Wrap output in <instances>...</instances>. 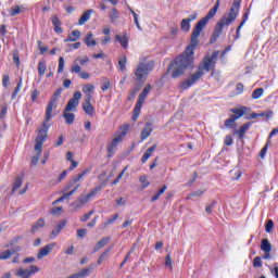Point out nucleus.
Returning a JSON list of instances; mask_svg holds the SVG:
<instances>
[{
	"label": "nucleus",
	"mask_w": 278,
	"mask_h": 278,
	"mask_svg": "<svg viewBox=\"0 0 278 278\" xmlns=\"http://www.w3.org/2000/svg\"><path fill=\"white\" fill-rule=\"evenodd\" d=\"M92 94L93 93H85L83 110L87 116H94V108L92 106L94 99L92 98Z\"/></svg>",
	"instance_id": "9b49d317"
},
{
	"label": "nucleus",
	"mask_w": 278,
	"mask_h": 278,
	"mask_svg": "<svg viewBox=\"0 0 278 278\" xmlns=\"http://www.w3.org/2000/svg\"><path fill=\"white\" fill-rule=\"evenodd\" d=\"M23 186V176H18L15 178V181L13 182L12 192H16L18 188Z\"/></svg>",
	"instance_id": "e433bc0d"
},
{
	"label": "nucleus",
	"mask_w": 278,
	"mask_h": 278,
	"mask_svg": "<svg viewBox=\"0 0 278 278\" xmlns=\"http://www.w3.org/2000/svg\"><path fill=\"white\" fill-rule=\"evenodd\" d=\"M10 16H18V14L21 13V7L15 5L10 10Z\"/></svg>",
	"instance_id": "8fccbe9b"
},
{
	"label": "nucleus",
	"mask_w": 278,
	"mask_h": 278,
	"mask_svg": "<svg viewBox=\"0 0 278 278\" xmlns=\"http://www.w3.org/2000/svg\"><path fill=\"white\" fill-rule=\"evenodd\" d=\"M94 214V211H89L85 215L80 217V223H86V220H89V218Z\"/></svg>",
	"instance_id": "864d4df0"
},
{
	"label": "nucleus",
	"mask_w": 278,
	"mask_h": 278,
	"mask_svg": "<svg viewBox=\"0 0 278 278\" xmlns=\"http://www.w3.org/2000/svg\"><path fill=\"white\" fill-rule=\"evenodd\" d=\"M115 42H119L121 47L123 49H128L129 47V37L127 36V33H125L123 36L122 35H116L115 36Z\"/></svg>",
	"instance_id": "412c9836"
},
{
	"label": "nucleus",
	"mask_w": 278,
	"mask_h": 278,
	"mask_svg": "<svg viewBox=\"0 0 278 278\" xmlns=\"http://www.w3.org/2000/svg\"><path fill=\"white\" fill-rule=\"evenodd\" d=\"M36 273H40V268L36 265H31L29 269L18 268L15 273L16 277L20 278H30Z\"/></svg>",
	"instance_id": "f8f14e48"
},
{
	"label": "nucleus",
	"mask_w": 278,
	"mask_h": 278,
	"mask_svg": "<svg viewBox=\"0 0 278 278\" xmlns=\"http://www.w3.org/2000/svg\"><path fill=\"white\" fill-rule=\"evenodd\" d=\"M79 188H81V185H76L71 191H68L67 193H64L62 197H60L59 199H56L52 205H58V203H62L63 201H66V199H71V197H73V194H75V192L77 190H79Z\"/></svg>",
	"instance_id": "f3484780"
},
{
	"label": "nucleus",
	"mask_w": 278,
	"mask_h": 278,
	"mask_svg": "<svg viewBox=\"0 0 278 278\" xmlns=\"http://www.w3.org/2000/svg\"><path fill=\"white\" fill-rule=\"evenodd\" d=\"M273 227H275V222H273V219H269L265 226V231L267 233H270V231H273Z\"/></svg>",
	"instance_id": "603ef678"
},
{
	"label": "nucleus",
	"mask_w": 278,
	"mask_h": 278,
	"mask_svg": "<svg viewBox=\"0 0 278 278\" xmlns=\"http://www.w3.org/2000/svg\"><path fill=\"white\" fill-rule=\"evenodd\" d=\"M139 181L141 184L142 190L149 188L150 182H149V180H147V176H140Z\"/></svg>",
	"instance_id": "de8ad7c7"
},
{
	"label": "nucleus",
	"mask_w": 278,
	"mask_h": 278,
	"mask_svg": "<svg viewBox=\"0 0 278 278\" xmlns=\"http://www.w3.org/2000/svg\"><path fill=\"white\" fill-rule=\"evenodd\" d=\"M21 88H23V78H20V81H18L17 86L15 87V89L11 96V99H16V94H18V92H21Z\"/></svg>",
	"instance_id": "a19ab883"
},
{
	"label": "nucleus",
	"mask_w": 278,
	"mask_h": 278,
	"mask_svg": "<svg viewBox=\"0 0 278 278\" xmlns=\"http://www.w3.org/2000/svg\"><path fill=\"white\" fill-rule=\"evenodd\" d=\"M244 92V85L242 83H239L236 85V94H242Z\"/></svg>",
	"instance_id": "680f3d73"
},
{
	"label": "nucleus",
	"mask_w": 278,
	"mask_h": 278,
	"mask_svg": "<svg viewBox=\"0 0 278 278\" xmlns=\"http://www.w3.org/2000/svg\"><path fill=\"white\" fill-rule=\"evenodd\" d=\"M118 66H119V71L122 73H125V71H127V56L123 55L122 58H119L118 60Z\"/></svg>",
	"instance_id": "f704fd0d"
},
{
	"label": "nucleus",
	"mask_w": 278,
	"mask_h": 278,
	"mask_svg": "<svg viewBox=\"0 0 278 278\" xmlns=\"http://www.w3.org/2000/svg\"><path fill=\"white\" fill-rule=\"evenodd\" d=\"M64 144V136L61 135L56 141H54V147H62Z\"/></svg>",
	"instance_id": "338daca9"
},
{
	"label": "nucleus",
	"mask_w": 278,
	"mask_h": 278,
	"mask_svg": "<svg viewBox=\"0 0 278 278\" xmlns=\"http://www.w3.org/2000/svg\"><path fill=\"white\" fill-rule=\"evenodd\" d=\"M241 3H242V0H233V3L228 13V17H222L215 25L214 31L211 37V42H216V40L220 38V34H223V28L229 27L231 23L236 22V18H238V14L240 12Z\"/></svg>",
	"instance_id": "20e7f679"
},
{
	"label": "nucleus",
	"mask_w": 278,
	"mask_h": 278,
	"mask_svg": "<svg viewBox=\"0 0 278 278\" xmlns=\"http://www.w3.org/2000/svg\"><path fill=\"white\" fill-rule=\"evenodd\" d=\"M75 62H78L80 66H85V64H88V62H90V59L88 56H84L83 59L77 58Z\"/></svg>",
	"instance_id": "6e6d98bb"
},
{
	"label": "nucleus",
	"mask_w": 278,
	"mask_h": 278,
	"mask_svg": "<svg viewBox=\"0 0 278 278\" xmlns=\"http://www.w3.org/2000/svg\"><path fill=\"white\" fill-rule=\"evenodd\" d=\"M15 251L7 250L0 253V260H10V256L14 255Z\"/></svg>",
	"instance_id": "37998d69"
},
{
	"label": "nucleus",
	"mask_w": 278,
	"mask_h": 278,
	"mask_svg": "<svg viewBox=\"0 0 278 278\" xmlns=\"http://www.w3.org/2000/svg\"><path fill=\"white\" fill-rule=\"evenodd\" d=\"M81 38V31L79 30H73L66 39H64V42H77Z\"/></svg>",
	"instance_id": "393cba45"
},
{
	"label": "nucleus",
	"mask_w": 278,
	"mask_h": 278,
	"mask_svg": "<svg viewBox=\"0 0 278 278\" xmlns=\"http://www.w3.org/2000/svg\"><path fill=\"white\" fill-rule=\"evenodd\" d=\"M253 266H254V268H262V257L256 256L253 260Z\"/></svg>",
	"instance_id": "052dcab7"
},
{
	"label": "nucleus",
	"mask_w": 278,
	"mask_h": 278,
	"mask_svg": "<svg viewBox=\"0 0 278 278\" xmlns=\"http://www.w3.org/2000/svg\"><path fill=\"white\" fill-rule=\"evenodd\" d=\"M218 55H220V51H214L212 54H205L202 62L198 66V71L191 74L188 79L180 83V90H188L189 88H192L194 84L201 80L205 73H210V71L215 70Z\"/></svg>",
	"instance_id": "f03ea898"
},
{
	"label": "nucleus",
	"mask_w": 278,
	"mask_h": 278,
	"mask_svg": "<svg viewBox=\"0 0 278 278\" xmlns=\"http://www.w3.org/2000/svg\"><path fill=\"white\" fill-rule=\"evenodd\" d=\"M88 173H90V169L87 168L85 170H83L80 174L76 175V176H73L72 178V181H70L65 188H64V191H68L70 189L73 188V186H75V184H79V181H83L84 178L86 177V175H88Z\"/></svg>",
	"instance_id": "ddd939ff"
},
{
	"label": "nucleus",
	"mask_w": 278,
	"mask_h": 278,
	"mask_svg": "<svg viewBox=\"0 0 278 278\" xmlns=\"http://www.w3.org/2000/svg\"><path fill=\"white\" fill-rule=\"evenodd\" d=\"M90 270H92V267L84 268L78 274V278H86L88 275H90Z\"/></svg>",
	"instance_id": "49530a36"
},
{
	"label": "nucleus",
	"mask_w": 278,
	"mask_h": 278,
	"mask_svg": "<svg viewBox=\"0 0 278 278\" xmlns=\"http://www.w3.org/2000/svg\"><path fill=\"white\" fill-rule=\"evenodd\" d=\"M251 125H253V123L251 122L243 124L238 130L233 132V135L238 136L239 140H243L247 134V130L251 128Z\"/></svg>",
	"instance_id": "6ab92c4d"
},
{
	"label": "nucleus",
	"mask_w": 278,
	"mask_h": 278,
	"mask_svg": "<svg viewBox=\"0 0 278 278\" xmlns=\"http://www.w3.org/2000/svg\"><path fill=\"white\" fill-rule=\"evenodd\" d=\"M123 142L122 137H115L108 146V157H114V151H116V147Z\"/></svg>",
	"instance_id": "2eb2a0df"
},
{
	"label": "nucleus",
	"mask_w": 278,
	"mask_h": 278,
	"mask_svg": "<svg viewBox=\"0 0 278 278\" xmlns=\"http://www.w3.org/2000/svg\"><path fill=\"white\" fill-rule=\"evenodd\" d=\"M66 225H68V222L66 219H62L58 224V226L51 231L52 238H58V236H60V232L62 231V229H64V227H66Z\"/></svg>",
	"instance_id": "4be33fe9"
},
{
	"label": "nucleus",
	"mask_w": 278,
	"mask_h": 278,
	"mask_svg": "<svg viewBox=\"0 0 278 278\" xmlns=\"http://www.w3.org/2000/svg\"><path fill=\"white\" fill-rule=\"evenodd\" d=\"M37 137L35 139V152L36 155L31 157L30 166H36L38 161L40 160V155H42V144L47 142V138H49V130L46 128L37 129Z\"/></svg>",
	"instance_id": "39448f33"
},
{
	"label": "nucleus",
	"mask_w": 278,
	"mask_h": 278,
	"mask_svg": "<svg viewBox=\"0 0 278 278\" xmlns=\"http://www.w3.org/2000/svg\"><path fill=\"white\" fill-rule=\"evenodd\" d=\"M110 242V237L102 238L100 241H98L93 248V253H97V251H101L103 247H105Z\"/></svg>",
	"instance_id": "cd10ccee"
},
{
	"label": "nucleus",
	"mask_w": 278,
	"mask_h": 278,
	"mask_svg": "<svg viewBox=\"0 0 278 278\" xmlns=\"http://www.w3.org/2000/svg\"><path fill=\"white\" fill-rule=\"evenodd\" d=\"M64 56H61L59 59V67H58V73H64Z\"/></svg>",
	"instance_id": "4d7b16f0"
},
{
	"label": "nucleus",
	"mask_w": 278,
	"mask_h": 278,
	"mask_svg": "<svg viewBox=\"0 0 278 278\" xmlns=\"http://www.w3.org/2000/svg\"><path fill=\"white\" fill-rule=\"evenodd\" d=\"M155 149H157V144H153L152 147H150L144 154L141 157V164H146V162L149 160V157H151V155H153Z\"/></svg>",
	"instance_id": "a878e982"
},
{
	"label": "nucleus",
	"mask_w": 278,
	"mask_h": 278,
	"mask_svg": "<svg viewBox=\"0 0 278 278\" xmlns=\"http://www.w3.org/2000/svg\"><path fill=\"white\" fill-rule=\"evenodd\" d=\"M38 97H40V91H38V89H34L30 94L33 103H36L38 101Z\"/></svg>",
	"instance_id": "09e8293b"
},
{
	"label": "nucleus",
	"mask_w": 278,
	"mask_h": 278,
	"mask_svg": "<svg viewBox=\"0 0 278 278\" xmlns=\"http://www.w3.org/2000/svg\"><path fill=\"white\" fill-rule=\"evenodd\" d=\"M197 16H199V14L194 12L193 14L189 15V17L184 18L180 23V29L188 34L191 27L190 23H192V21H197Z\"/></svg>",
	"instance_id": "4468645a"
},
{
	"label": "nucleus",
	"mask_w": 278,
	"mask_h": 278,
	"mask_svg": "<svg viewBox=\"0 0 278 278\" xmlns=\"http://www.w3.org/2000/svg\"><path fill=\"white\" fill-rule=\"evenodd\" d=\"M81 90L85 94H94V85L92 84L84 85Z\"/></svg>",
	"instance_id": "c9c22d12"
},
{
	"label": "nucleus",
	"mask_w": 278,
	"mask_h": 278,
	"mask_svg": "<svg viewBox=\"0 0 278 278\" xmlns=\"http://www.w3.org/2000/svg\"><path fill=\"white\" fill-rule=\"evenodd\" d=\"M230 112L233 115H230V117L224 122L226 129L236 127V121L242 118V116L247 114V106H241L240 109H230Z\"/></svg>",
	"instance_id": "1a4fd4ad"
},
{
	"label": "nucleus",
	"mask_w": 278,
	"mask_h": 278,
	"mask_svg": "<svg viewBox=\"0 0 278 278\" xmlns=\"http://www.w3.org/2000/svg\"><path fill=\"white\" fill-rule=\"evenodd\" d=\"M81 100V91H75L73 98L67 102L64 111L65 112H77L79 101Z\"/></svg>",
	"instance_id": "9d476101"
},
{
	"label": "nucleus",
	"mask_w": 278,
	"mask_h": 278,
	"mask_svg": "<svg viewBox=\"0 0 278 278\" xmlns=\"http://www.w3.org/2000/svg\"><path fill=\"white\" fill-rule=\"evenodd\" d=\"M214 205H216V202H212L211 204H208L206 207H205V212L206 214H212V211L214 210Z\"/></svg>",
	"instance_id": "774afa93"
},
{
	"label": "nucleus",
	"mask_w": 278,
	"mask_h": 278,
	"mask_svg": "<svg viewBox=\"0 0 278 278\" xmlns=\"http://www.w3.org/2000/svg\"><path fill=\"white\" fill-rule=\"evenodd\" d=\"M111 23H115V21H118L119 13L116 8H113L111 13L109 14Z\"/></svg>",
	"instance_id": "58836bf2"
},
{
	"label": "nucleus",
	"mask_w": 278,
	"mask_h": 278,
	"mask_svg": "<svg viewBox=\"0 0 278 278\" xmlns=\"http://www.w3.org/2000/svg\"><path fill=\"white\" fill-rule=\"evenodd\" d=\"M262 94H264V88H256L253 92H252V99L257 100L262 97Z\"/></svg>",
	"instance_id": "79ce46f5"
},
{
	"label": "nucleus",
	"mask_w": 278,
	"mask_h": 278,
	"mask_svg": "<svg viewBox=\"0 0 278 278\" xmlns=\"http://www.w3.org/2000/svg\"><path fill=\"white\" fill-rule=\"evenodd\" d=\"M71 73H75L76 75H79L80 79H90V74L88 72H81V66L79 64L74 63L71 66Z\"/></svg>",
	"instance_id": "dca6fc26"
},
{
	"label": "nucleus",
	"mask_w": 278,
	"mask_h": 278,
	"mask_svg": "<svg viewBox=\"0 0 278 278\" xmlns=\"http://www.w3.org/2000/svg\"><path fill=\"white\" fill-rule=\"evenodd\" d=\"M63 207L62 206H56V207H53L50 213L53 215V216H58L60 215V212H62Z\"/></svg>",
	"instance_id": "69168bd1"
},
{
	"label": "nucleus",
	"mask_w": 278,
	"mask_h": 278,
	"mask_svg": "<svg viewBox=\"0 0 278 278\" xmlns=\"http://www.w3.org/2000/svg\"><path fill=\"white\" fill-rule=\"evenodd\" d=\"M165 266H168L169 270H173V258L170 257V254H167L165 257Z\"/></svg>",
	"instance_id": "bf43d9fd"
},
{
	"label": "nucleus",
	"mask_w": 278,
	"mask_h": 278,
	"mask_svg": "<svg viewBox=\"0 0 278 278\" xmlns=\"http://www.w3.org/2000/svg\"><path fill=\"white\" fill-rule=\"evenodd\" d=\"M102 187L98 186L93 189H91L87 194H81L76 201L72 203L74 206V212H77V210H81L84 205L90 203V199L97 194V192H101Z\"/></svg>",
	"instance_id": "0eeeda50"
},
{
	"label": "nucleus",
	"mask_w": 278,
	"mask_h": 278,
	"mask_svg": "<svg viewBox=\"0 0 278 278\" xmlns=\"http://www.w3.org/2000/svg\"><path fill=\"white\" fill-rule=\"evenodd\" d=\"M51 23L54 27L55 34H63L64 29L62 28V21H60V17H58V15L51 16Z\"/></svg>",
	"instance_id": "aec40b11"
},
{
	"label": "nucleus",
	"mask_w": 278,
	"mask_h": 278,
	"mask_svg": "<svg viewBox=\"0 0 278 278\" xmlns=\"http://www.w3.org/2000/svg\"><path fill=\"white\" fill-rule=\"evenodd\" d=\"M58 96H54V93L52 94L50 101L48 102V105L46 108V116H45V121L41 124V129H47L49 131V121H51V118H53V110H55L58 108Z\"/></svg>",
	"instance_id": "6e6552de"
},
{
	"label": "nucleus",
	"mask_w": 278,
	"mask_h": 278,
	"mask_svg": "<svg viewBox=\"0 0 278 278\" xmlns=\"http://www.w3.org/2000/svg\"><path fill=\"white\" fill-rule=\"evenodd\" d=\"M94 35L92 33H88L84 39L85 45L88 47H97V40L93 39Z\"/></svg>",
	"instance_id": "c756f323"
},
{
	"label": "nucleus",
	"mask_w": 278,
	"mask_h": 278,
	"mask_svg": "<svg viewBox=\"0 0 278 278\" xmlns=\"http://www.w3.org/2000/svg\"><path fill=\"white\" fill-rule=\"evenodd\" d=\"M127 172V166L124 167V169L122 170V173L114 179V181L112 182L113 186H116V184H118L121 181V179H123V175H125V173Z\"/></svg>",
	"instance_id": "3c124183"
},
{
	"label": "nucleus",
	"mask_w": 278,
	"mask_h": 278,
	"mask_svg": "<svg viewBox=\"0 0 278 278\" xmlns=\"http://www.w3.org/2000/svg\"><path fill=\"white\" fill-rule=\"evenodd\" d=\"M86 233H88V230L86 228H80L77 230V238H86Z\"/></svg>",
	"instance_id": "0e129e2a"
},
{
	"label": "nucleus",
	"mask_w": 278,
	"mask_h": 278,
	"mask_svg": "<svg viewBox=\"0 0 278 278\" xmlns=\"http://www.w3.org/2000/svg\"><path fill=\"white\" fill-rule=\"evenodd\" d=\"M148 58L143 56L140 59L137 68L135 70V79L138 83L128 93V101H134L136 99L137 92H140L142 85L147 81V77H149V73L153 71L155 66V62L150 61L147 62Z\"/></svg>",
	"instance_id": "7ed1b4c3"
},
{
	"label": "nucleus",
	"mask_w": 278,
	"mask_h": 278,
	"mask_svg": "<svg viewBox=\"0 0 278 278\" xmlns=\"http://www.w3.org/2000/svg\"><path fill=\"white\" fill-rule=\"evenodd\" d=\"M153 132V127L151 126V123L146 124V127L141 131V142H144L149 136Z\"/></svg>",
	"instance_id": "b1692460"
},
{
	"label": "nucleus",
	"mask_w": 278,
	"mask_h": 278,
	"mask_svg": "<svg viewBox=\"0 0 278 278\" xmlns=\"http://www.w3.org/2000/svg\"><path fill=\"white\" fill-rule=\"evenodd\" d=\"M248 21H249V11H247L242 15V21H241V23L239 24V26L237 27V30H236V39L240 38V29H242V27H244V24Z\"/></svg>",
	"instance_id": "bb28decb"
},
{
	"label": "nucleus",
	"mask_w": 278,
	"mask_h": 278,
	"mask_svg": "<svg viewBox=\"0 0 278 278\" xmlns=\"http://www.w3.org/2000/svg\"><path fill=\"white\" fill-rule=\"evenodd\" d=\"M219 8L220 0H216V3L207 12V14L195 24V27L191 34L190 45L187 46L181 55L177 56L174 61L170 62L168 66V73H170L173 79L181 77V75L186 73V70L194 64V50L199 46V37L201 36V31L205 29V25L210 23L211 18L216 16V12H218Z\"/></svg>",
	"instance_id": "f257e3e1"
},
{
	"label": "nucleus",
	"mask_w": 278,
	"mask_h": 278,
	"mask_svg": "<svg viewBox=\"0 0 278 278\" xmlns=\"http://www.w3.org/2000/svg\"><path fill=\"white\" fill-rule=\"evenodd\" d=\"M63 117L65 118L66 125H73V123H75V114L74 113L64 111Z\"/></svg>",
	"instance_id": "2f4dec72"
},
{
	"label": "nucleus",
	"mask_w": 278,
	"mask_h": 278,
	"mask_svg": "<svg viewBox=\"0 0 278 278\" xmlns=\"http://www.w3.org/2000/svg\"><path fill=\"white\" fill-rule=\"evenodd\" d=\"M55 242H52L43 248H41L37 254V258L38 260H42V257H47V255H49V253H51V251H53V249H55Z\"/></svg>",
	"instance_id": "a211bd4d"
},
{
	"label": "nucleus",
	"mask_w": 278,
	"mask_h": 278,
	"mask_svg": "<svg viewBox=\"0 0 278 278\" xmlns=\"http://www.w3.org/2000/svg\"><path fill=\"white\" fill-rule=\"evenodd\" d=\"M111 87H112V83H110V79L104 78V81L101 86L102 92H108V90H110Z\"/></svg>",
	"instance_id": "c03bdc74"
},
{
	"label": "nucleus",
	"mask_w": 278,
	"mask_h": 278,
	"mask_svg": "<svg viewBox=\"0 0 278 278\" xmlns=\"http://www.w3.org/2000/svg\"><path fill=\"white\" fill-rule=\"evenodd\" d=\"M128 10H129V12L132 14V16H134V21H135L136 27H137L138 29H142V28L140 27V22H138V13L135 12L134 9H131V8H129V7H128Z\"/></svg>",
	"instance_id": "a18cd8bd"
},
{
	"label": "nucleus",
	"mask_w": 278,
	"mask_h": 278,
	"mask_svg": "<svg viewBox=\"0 0 278 278\" xmlns=\"http://www.w3.org/2000/svg\"><path fill=\"white\" fill-rule=\"evenodd\" d=\"M168 189V187L166 185H164L157 192L156 194H154L151 198V202L155 203V201H157L160 199V197H162V194H164L166 192V190Z\"/></svg>",
	"instance_id": "72a5a7b5"
},
{
	"label": "nucleus",
	"mask_w": 278,
	"mask_h": 278,
	"mask_svg": "<svg viewBox=\"0 0 278 278\" xmlns=\"http://www.w3.org/2000/svg\"><path fill=\"white\" fill-rule=\"evenodd\" d=\"M121 134L117 136V138H125L127 136V131H129V124H124L123 126L119 127Z\"/></svg>",
	"instance_id": "ea45409f"
},
{
	"label": "nucleus",
	"mask_w": 278,
	"mask_h": 278,
	"mask_svg": "<svg viewBox=\"0 0 278 278\" xmlns=\"http://www.w3.org/2000/svg\"><path fill=\"white\" fill-rule=\"evenodd\" d=\"M2 86L3 88H8V86H10V76L8 74L2 76Z\"/></svg>",
	"instance_id": "13d9d810"
},
{
	"label": "nucleus",
	"mask_w": 278,
	"mask_h": 278,
	"mask_svg": "<svg viewBox=\"0 0 278 278\" xmlns=\"http://www.w3.org/2000/svg\"><path fill=\"white\" fill-rule=\"evenodd\" d=\"M118 220V214H114L112 218H109L104 223V227H108L109 225H112V223Z\"/></svg>",
	"instance_id": "5fc2aeb1"
},
{
	"label": "nucleus",
	"mask_w": 278,
	"mask_h": 278,
	"mask_svg": "<svg viewBox=\"0 0 278 278\" xmlns=\"http://www.w3.org/2000/svg\"><path fill=\"white\" fill-rule=\"evenodd\" d=\"M92 14H94V10L92 9L85 11L78 20V25H86V23L90 21V16H92Z\"/></svg>",
	"instance_id": "5701e85b"
},
{
	"label": "nucleus",
	"mask_w": 278,
	"mask_h": 278,
	"mask_svg": "<svg viewBox=\"0 0 278 278\" xmlns=\"http://www.w3.org/2000/svg\"><path fill=\"white\" fill-rule=\"evenodd\" d=\"M261 251H264V253H270V251H273V245L270 244V241H268V239L262 240Z\"/></svg>",
	"instance_id": "7c9ffc66"
},
{
	"label": "nucleus",
	"mask_w": 278,
	"mask_h": 278,
	"mask_svg": "<svg viewBox=\"0 0 278 278\" xmlns=\"http://www.w3.org/2000/svg\"><path fill=\"white\" fill-rule=\"evenodd\" d=\"M224 144L226 147H231V144H233V138H231V135L225 137Z\"/></svg>",
	"instance_id": "e2e57ef3"
},
{
	"label": "nucleus",
	"mask_w": 278,
	"mask_h": 278,
	"mask_svg": "<svg viewBox=\"0 0 278 278\" xmlns=\"http://www.w3.org/2000/svg\"><path fill=\"white\" fill-rule=\"evenodd\" d=\"M45 218H39L36 223L33 224L30 228V233H36L38 229H42L45 227Z\"/></svg>",
	"instance_id": "c85d7f7f"
},
{
	"label": "nucleus",
	"mask_w": 278,
	"mask_h": 278,
	"mask_svg": "<svg viewBox=\"0 0 278 278\" xmlns=\"http://www.w3.org/2000/svg\"><path fill=\"white\" fill-rule=\"evenodd\" d=\"M110 253V249H106L104 252L101 253V255L98 258V266H101L105 260H108Z\"/></svg>",
	"instance_id": "4c0bfd02"
},
{
	"label": "nucleus",
	"mask_w": 278,
	"mask_h": 278,
	"mask_svg": "<svg viewBox=\"0 0 278 278\" xmlns=\"http://www.w3.org/2000/svg\"><path fill=\"white\" fill-rule=\"evenodd\" d=\"M37 71H38L39 77H43V76H45V73L47 72V62L40 61V62L38 63Z\"/></svg>",
	"instance_id": "473e14b6"
},
{
	"label": "nucleus",
	"mask_w": 278,
	"mask_h": 278,
	"mask_svg": "<svg viewBox=\"0 0 278 278\" xmlns=\"http://www.w3.org/2000/svg\"><path fill=\"white\" fill-rule=\"evenodd\" d=\"M151 90H153V86H151V84H147L141 93L139 94L131 117L135 123L136 121H138L140 112H142V105H144V101H147V98L149 97Z\"/></svg>",
	"instance_id": "423d86ee"
}]
</instances>
